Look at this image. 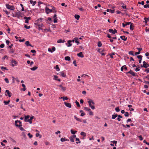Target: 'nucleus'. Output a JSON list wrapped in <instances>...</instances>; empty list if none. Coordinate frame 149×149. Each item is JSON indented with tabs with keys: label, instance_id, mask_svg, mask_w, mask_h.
I'll list each match as a JSON object with an SVG mask.
<instances>
[{
	"label": "nucleus",
	"instance_id": "nucleus-1",
	"mask_svg": "<svg viewBox=\"0 0 149 149\" xmlns=\"http://www.w3.org/2000/svg\"><path fill=\"white\" fill-rule=\"evenodd\" d=\"M43 18H40L36 20L34 23L35 25L38 26H43V24L41 23V22Z\"/></svg>",
	"mask_w": 149,
	"mask_h": 149
},
{
	"label": "nucleus",
	"instance_id": "nucleus-2",
	"mask_svg": "<svg viewBox=\"0 0 149 149\" xmlns=\"http://www.w3.org/2000/svg\"><path fill=\"white\" fill-rule=\"evenodd\" d=\"M87 101L88 103L89 106L92 109H95V107L94 106L95 103L92 100L88 99Z\"/></svg>",
	"mask_w": 149,
	"mask_h": 149
},
{
	"label": "nucleus",
	"instance_id": "nucleus-3",
	"mask_svg": "<svg viewBox=\"0 0 149 149\" xmlns=\"http://www.w3.org/2000/svg\"><path fill=\"white\" fill-rule=\"evenodd\" d=\"M11 66L14 67L15 66H16L18 65V62L15 60L14 59L11 60Z\"/></svg>",
	"mask_w": 149,
	"mask_h": 149
},
{
	"label": "nucleus",
	"instance_id": "nucleus-4",
	"mask_svg": "<svg viewBox=\"0 0 149 149\" xmlns=\"http://www.w3.org/2000/svg\"><path fill=\"white\" fill-rule=\"evenodd\" d=\"M6 6L7 9L11 10H13L15 9V8L14 6H10L8 4H6Z\"/></svg>",
	"mask_w": 149,
	"mask_h": 149
},
{
	"label": "nucleus",
	"instance_id": "nucleus-5",
	"mask_svg": "<svg viewBox=\"0 0 149 149\" xmlns=\"http://www.w3.org/2000/svg\"><path fill=\"white\" fill-rule=\"evenodd\" d=\"M143 65H141V67H144L145 68H147L148 67H149V65L146 63L145 61H144L143 62Z\"/></svg>",
	"mask_w": 149,
	"mask_h": 149
},
{
	"label": "nucleus",
	"instance_id": "nucleus-6",
	"mask_svg": "<svg viewBox=\"0 0 149 149\" xmlns=\"http://www.w3.org/2000/svg\"><path fill=\"white\" fill-rule=\"evenodd\" d=\"M45 10L46 13L47 14L51 13L52 11V10L49 9L47 7H46L45 8Z\"/></svg>",
	"mask_w": 149,
	"mask_h": 149
},
{
	"label": "nucleus",
	"instance_id": "nucleus-7",
	"mask_svg": "<svg viewBox=\"0 0 149 149\" xmlns=\"http://www.w3.org/2000/svg\"><path fill=\"white\" fill-rule=\"evenodd\" d=\"M109 31L110 33H111L112 34H115L117 33V31L116 29L113 30V29H109Z\"/></svg>",
	"mask_w": 149,
	"mask_h": 149
},
{
	"label": "nucleus",
	"instance_id": "nucleus-8",
	"mask_svg": "<svg viewBox=\"0 0 149 149\" xmlns=\"http://www.w3.org/2000/svg\"><path fill=\"white\" fill-rule=\"evenodd\" d=\"M15 125L17 127V125H22V122L20 120H16L15 121Z\"/></svg>",
	"mask_w": 149,
	"mask_h": 149
},
{
	"label": "nucleus",
	"instance_id": "nucleus-9",
	"mask_svg": "<svg viewBox=\"0 0 149 149\" xmlns=\"http://www.w3.org/2000/svg\"><path fill=\"white\" fill-rule=\"evenodd\" d=\"M64 104L68 108H71V105L70 103L65 102Z\"/></svg>",
	"mask_w": 149,
	"mask_h": 149
},
{
	"label": "nucleus",
	"instance_id": "nucleus-10",
	"mask_svg": "<svg viewBox=\"0 0 149 149\" xmlns=\"http://www.w3.org/2000/svg\"><path fill=\"white\" fill-rule=\"evenodd\" d=\"M6 93H7V94H5V95L6 96H7L8 95V96L10 97L11 96V95H10V92H9V91L7 90H6Z\"/></svg>",
	"mask_w": 149,
	"mask_h": 149
},
{
	"label": "nucleus",
	"instance_id": "nucleus-11",
	"mask_svg": "<svg viewBox=\"0 0 149 149\" xmlns=\"http://www.w3.org/2000/svg\"><path fill=\"white\" fill-rule=\"evenodd\" d=\"M60 140L61 141L63 142L65 141H69V140L68 139H66L65 138H62Z\"/></svg>",
	"mask_w": 149,
	"mask_h": 149
},
{
	"label": "nucleus",
	"instance_id": "nucleus-12",
	"mask_svg": "<svg viewBox=\"0 0 149 149\" xmlns=\"http://www.w3.org/2000/svg\"><path fill=\"white\" fill-rule=\"evenodd\" d=\"M131 24V22H126L125 23H123L122 25L123 27H125L126 26L129 25Z\"/></svg>",
	"mask_w": 149,
	"mask_h": 149
},
{
	"label": "nucleus",
	"instance_id": "nucleus-13",
	"mask_svg": "<svg viewBox=\"0 0 149 149\" xmlns=\"http://www.w3.org/2000/svg\"><path fill=\"white\" fill-rule=\"evenodd\" d=\"M60 75L63 77H66V75L63 71L60 72Z\"/></svg>",
	"mask_w": 149,
	"mask_h": 149
},
{
	"label": "nucleus",
	"instance_id": "nucleus-14",
	"mask_svg": "<svg viewBox=\"0 0 149 149\" xmlns=\"http://www.w3.org/2000/svg\"><path fill=\"white\" fill-rule=\"evenodd\" d=\"M77 55L79 57L81 58H83L84 57V55L81 52L77 54Z\"/></svg>",
	"mask_w": 149,
	"mask_h": 149
},
{
	"label": "nucleus",
	"instance_id": "nucleus-15",
	"mask_svg": "<svg viewBox=\"0 0 149 149\" xmlns=\"http://www.w3.org/2000/svg\"><path fill=\"white\" fill-rule=\"evenodd\" d=\"M124 69L125 70H127V68L126 65H123L121 67L120 69L121 71H123Z\"/></svg>",
	"mask_w": 149,
	"mask_h": 149
},
{
	"label": "nucleus",
	"instance_id": "nucleus-16",
	"mask_svg": "<svg viewBox=\"0 0 149 149\" xmlns=\"http://www.w3.org/2000/svg\"><path fill=\"white\" fill-rule=\"evenodd\" d=\"M17 127H18L19 129L21 131L24 130V129L22 127V125H17Z\"/></svg>",
	"mask_w": 149,
	"mask_h": 149
},
{
	"label": "nucleus",
	"instance_id": "nucleus-17",
	"mask_svg": "<svg viewBox=\"0 0 149 149\" xmlns=\"http://www.w3.org/2000/svg\"><path fill=\"white\" fill-rule=\"evenodd\" d=\"M54 79L55 80H57L60 81H61V79H58V77L56 75H54Z\"/></svg>",
	"mask_w": 149,
	"mask_h": 149
},
{
	"label": "nucleus",
	"instance_id": "nucleus-18",
	"mask_svg": "<svg viewBox=\"0 0 149 149\" xmlns=\"http://www.w3.org/2000/svg\"><path fill=\"white\" fill-rule=\"evenodd\" d=\"M30 117V116L29 115H27L26 116H25L24 117V121L25 122H26L29 119V118Z\"/></svg>",
	"mask_w": 149,
	"mask_h": 149
},
{
	"label": "nucleus",
	"instance_id": "nucleus-19",
	"mask_svg": "<svg viewBox=\"0 0 149 149\" xmlns=\"http://www.w3.org/2000/svg\"><path fill=\"white\" fill-rule=\"evenodd\" d=\"M64 40H62L61 39H60L57 41V42L58 43H64L65 42Z\"/></svg>",
	"mask_w": 149,
	"mask_h": 149
},
{
	"label": "nucleus",
	"instance_id": "nucleus-20",
	"mask_svg": "<svg viewBox=\"0 0 149 149\" xmlns=\"http://www.w3.org/2000/svg\"><path fill=\"white\" fill-rule=\"evenodd\" d=\"M120 38L123 40L126 41L127 39V38L125 37V36H120Z\"/></svg>",
	"mask_w": 149,
	"mask_h": 149
},
{
	"label": "nucleus",
	"instance_id": "nucleus-21",
	"mask_svg": "<svg viewBox=\"0 0 149 149\" xmlns=\"http://www.w3.org/2000/svg\"><path fill=\"white\" fill-rule=\"evenodd\" d=\"M25 44L27 46H30L31 47H33V46L30 43V42L29 41H26L25 42Z\"/></svg>",
	"mask_w": 149,
	"mask_h": 149
},
{
	"label": "nucleus",
	"instance_id": "nucleus-22",
	"mask_svg": "<svg viewBox=\"0 0 149 149\" xmlns=\"http://www.w3.org/2000/svg\"><path fill=\"white\" fill-rule=\"evenodd\" d=\"M128 73H130V74H131V75H132L133 76H136V75H135L136 74L134 72H133L132 71L130 70L129 72H128Z\"/></svg>",
	"mask_w": 149,
	"mask_h": 149
},
{
	"label": "nucleus",
	"instance_id": "nucleus-23",
	"mask_svg": "<svg viewBox=\"0 0 149 149\" xmlns=\"http://www.w3.org/2000/svg\"><path fill=\"white\" fill-rule=\"evenodd\" d=\"M30 2L31 4H32V5L33 6H34L36 3V1H33L32 0H30Z\"/></svg>",
	"mask_w": 149,
	"mask_h": 149
},
{
	"label": "nucleus",
	"instance_id": "nucleus-24",
	"mask_svg": "<svg viewBox=\"0 0 149 149\" xmlns=\"http://www.w3.org/2000/svg\"><path fill=\"white\" fill-rule=\"evenodd\" d=\"M74 118L77 121L79 122H81L82 120L80 119L79 118H77L76 116H74Z\"/></svg>",
	"mask_w": 149,
	"mask_h": 149
},
{
	"label": "nucleus",
	"instance_id": "nucleus-25",
	"mask_svg": "<svg viewBox=\"0 0 149 149\" xmlns=\"http://www.w3.org/2000/svg\"><path fill=\"white\" fill-rule=\"evenodd\" d=\"M71 42V40H69L68 41V45H67V46L68 47H70L72 45V44L70 43V42Z\"/></svg>",
	"mask_w": 149,
	"mask_h": 149
},
{
	"label": "nucleus",
	"instance_id": "nucleus-26",
	"mask_svg": "<svg viewBox=\"0 0 149 149\" xmlns=\"http://www.w3.org/2000/svg\"><path fill=\"white\" fill-rule=\"evenodd\" d=\"M107 12H109L111 13H113L114 12V11L113 10L109 9H107Z\"/></svg>",
	"mask_w": 149,
	"mask_h": 149
},
{
	"label": "nucleus",
	"instance_id": "nucleus-27",
	"mask_svg": "<svg viewBox=\"0 0 149 149\" xmlns=\"http://www.w3.org/2000/svg\"><path fill=\"white\" fill-rule=\"evenodd\" d=\"M38 68V67L36 66H35L33 68H31L30 69L32 71H35Z\"/></svg>",
	"mask_w": 149,
	"mask_h": 149
},
{
	"label": "nucleus",
	"instance_id": "nucleus-28",
	"mask_svg": "<svg viewBox=\"0 0 149 149\" xmlns=\"http://www.w3.org/2000/svg\"><path fill=\"white\" fill-rule=\"evenodd\" d=\"M10 102V100H8V101H4L3 102V103L5 105H8V104Z\"/></svg>",
	"mask_w": 149,
	"mask_h": 149
},
{
	"label": "nucleus",
	"instance_id": "nucleus-29",
	"mask_svg": "<svg viewBox=\"0 0 149 149\" xmlns=\"http://www.w3.org/2000/svg\"><path fill=\"white\" fill-rule=\"evenodd\" d=\"M80 134L84 137H85L86 136V134L83 132H82L80 133Z\"/></svg>",
	"mask_w": 149,
	"mask_h": 149
},
{
	"label": "nucleus",
	"instance_id": "nucleus-30",
	"mask_svg": "<svg viewBox=\"0 0 149 149\" xmlns=\"http://www.w3.org/2000/svg\"><path fill=\"white\" fill-rule=\"evenodd\" d=\"M65 59L66 61H69L70 60V58L68 56H67L65 57Z\"/></svg>",
	"mask_w": 149,
	"mask_h": 149
},
{
	"label": "nucleus",
	"instance_id": "nucleus-31",
	"mask_svg": "<svg viewBox=\"0 0 149 149\" xmlns=\"http://www.w3.org/2000/svg\"><path fill=\"white\" fill-rule=\"evenodd\" d=\"M70 132L72 134L74 135L77 132V131H74L72 130L71 129L70 130Z\"/></svg>",
	"mask_w": 149,
	"mask_h": 149
},
{
	"label": "nucleus",
	"instance_id": "nucleus-32",
	"mask_svg": "<svg viewBox=\"0 0 149 149\" xmlns=\"http://www.w3.org/2000/svg\"><path fill=\"white\" fill-rule=\"evenodd\" d=\"M59 86L61 88V89L63 91H65V90H66L65 88V87L63 86L62 85H59Z\"/></svg>",
	"mask_w": 149,
	"mask_h": 149
},
{
	"label": "nucleus",
	"instance_id": "nucleus-33",
	"mask_svg": "<svg viewBox=\"0 0 149 149\" xmlns=\"http://www.w3.org/2000/svg\"><path fill=\"white\" fill-rule=\"evenodd\" d=\"M144 19L145 20L144 22L146 23H147L149 21V19L148 18H144Z\"/></svg>",
	"mask_w": 149,
	"mask_h": 149
},
{
	"label": "nucleus",
	"instance_id": "nucleus-34",
	"mask_svg": "<svg viewBox=\"0 0 149 149\" xmlns=\"http://www.w3.org/2000/svg\"><path fill=\"white\" fill-rule=\"evenodd\" d=\"M84 109L86 111H91V109L90 108H89L88 107H85L84 108Z\"/></svg>",
	"mask_w": 149,
	"mask_h": 149
},
{
	"label": "nucleus",
	"instance_id": "nucleus-35",
	"mask_svg": "<svg viewBox=\"0 0 149 149\" xmlns=\"http://www.w3.org/2000/svg\"><path fill=\"white\" fill-rule=\"evenodd\" d=\"M75 18L77 20H78L80 17V16L78 15H75L74 16Z\"/></svg>",
	"mask_w": 149,
	"mask_h": 149
},
{
	"label": "nucleus",
	"instance_id": "nucleus-36",
	"mask_svg": "<svg viewBox=\"0 0 149 149\" xmlns=\"http://www.w3.org/2000/svg\"><path fill=\"white\" fill-rule=\"evenodd\" d=\"M118 116V115L116 114L115 115H112V119H115L117 116Z\"/></svg>",
	"mask_w": 149,
	"mask_h": 149
},
{
	"label": "nucleus",
	"instance_id": "nucleus-37",
	"mask_svg": "<svg viewBox=\"0 0 149 149\" xmlns=\"http://www.w3.org/2000/svg\"><path fill=\"white\" fill-rule=\"evenodd\" d=\"M45 144L47 146H50L51 143L49 142L46 141L45 142Z\"/></svg>",
	"mask_w": 149,
	"mask_h": 149
},
{
	"label": "nucleus",
	"instance_id": "nucleus-38",
	"mask_svg": "<svg viewBox=\"0 0 149 149\" xmlns=\"http://www.w3.org/2000/svg\"><path fill=\"white\" fill-rule=\"evenodd\" d=\"M121 5H122L121 6V7L123 8V9H126V6L124 4V3H121Z\"/></svg>",
	"mask_w": 149,
	"mask_h": 149
},
{
	"label": "nucleus",
	"instance_id": "nucleus-39",
	"mask_svg": "<svg viewBox=\"0 0 149 149\" xmlns=\"http://www.w3.org/2000/svg\"><path fill=\"white\" fill-rule=\"evenodd\" d=\"M76 141H77L76 142V143L77 144H78V143H80V140H79V139L77 138H76Z\"/></svg>",
	"mask_w": 149,
	"mask_h": 149
},
{
	"label": "nucleus",
	"instance_id": "nucleus-40",
	"mask_svg": "<svg viewBox=\"0 0 149 149\" xmlns=\"http://www.w3.org/2000/svg\"><path fill=\"white\" fill-rule=\"evenodd\" d=\"M102 43L100 41H99L97 43V46L98 47H101L102 46Z\"/></svg>",
	"mask_w": 149,
	"mask_h": 149
},
{
	"label": "nucleus",
	"instance_id": "nucleus-41",
	"mask_svg": "<svg viewBox=\"0 0 149 149\" xmlns=\"http://www.w3.org/2000/svg\"><path fill=\"white\" fill-rule=\"evenodd\" d=\"M1 69L3 70L4 71V70H8V69H7L6 67H3V66H1Z\"/></svg>",
	"mask_w": 149,
	"mask_h": 149
},
{
	"label": "nucleus",
	"instance_id": "nucleus-42",
	"mask_svg": "<svg viewBox=\"0 0 149 149\" xmlns=\"http://www.w3.org/2000/svg\"><path fill=\"white\" fill-rule=\"evenodd\" d=\"M70 141L72 142H74V139L72 137L70 136L69 138Z\"/></svg>",
	"mask_w": 149,
	"mask_h": 149
},
{
	"label": "nucleus",
	"instance_id": "nucleus-43",
	"mask_svg": "<svg viewBox=\"0 0 149 149\" xmlns=\"http://www.w3.org/2000/svg\"><path fill=\"white\" fill-rule=\"evenodd\" d=\"M130 29L131 30H133V26L132 25V24L131 23L130 25Z\"/></svg>",
	"mask_w": 149,
	"mask_h": 149
},
{
	"label": "nucleus",
	"instance_id": "nucleus-44",
	"mask_svg": "<svg viewBox=\"0 0 149 149\" xmlns=\"http://www.w3.org/2000/svg\"><path fill=\"white\" fill-rule=\"evenodd\" d=\"M55 68L57 71H59L60 70V69L58 65H56Z\"/></svg>",
	"mask_w": 149,
	"mask_h": 149
},
{
	"label": "nucleus",
	"instance_id": "nucleus-45",
	"mask_svg": "<svg viewBox=\"0 0 149 149\" xmlns=\"http://www.w3.org/2000/svg\"><path fill=\"white\" fill-rule=\"evenodd\" d=\"M118 117L117 118V120L118 121H120V118H122V116H121L120 115H118Z\"/></svg>",
	"mask_w": 149,
	"mask_h": 149
},
{
	"label": "nucleus",
	"instance_id": "nucleus-46",
	"mask_svg": "<svg viewBox=\"0 0 149 149\" xmlns=\"http://www.w3.org/2000/svg\"><path fill=\"white\" fill-rule=\"evenodd\" d=\"M75 103H76V105H77V106L78 107H80V105L79 104V102H77V100L76 101Z\"/></svg>",
	"mask_w": 149,
	"mask_h": 149
},
{
	"label": "nucleus",
	"instance_id": "nucleus-47",
	"mask_svg": "<svg viewBox=\"0 0 149 149\" xmlns=\"http://www.w3.org/2000/svg\"><path fill=\"white\" fill-rule=\"evenodd\" d=\"M4 80L5 82L7 84H8L9 83V81L8 79L7 78H5L4 79Z\"/></svg>",
	"mask_w": 149,
	"mask_h": 149
},
{
	"label": "nucleus",
	"instance_id": "nucleus-48",
	"mask_svg": "<svg viewBox=\"0 0 149 149\" xmlns=\"http://www.w3.org/2000/svg\"><path fill=\"white\" fill-rule=\"evenodd\" d=\"M129 54L130 55H131L133 56H134L135 54H134V52L133 51H130L129 52Z\"/></svg>",
	"mask_w": 149,
	"mask_h": 149
},
{
	"label": "nucleus",
	"instance_id": "nucleus-49",
	"mask_svg": "<svg viewBox=\"0 0 149 149\" xmlns=\"http://www.w3.org/2000/svg\"><path fill=\"white\" fill-rule=\"evenodd\" d=\"M115 110L117 112H118L120 111L118 107H116L115 108Z\"/></svg>",
	"mask_w": 149,
	"mask_h": 149
},
{
	"label": "nucleus",
	"instance_id": "nucleus-50",
	"mask_svg": "<svg viewBox=\"0 0 149 149\" xmlns=\"http://www.w3.org/2000/svg\"><path fill=\"white\" fill-rule=\"evenodd\" d=\"M100 53L102 56H104L105 55V54L103 52V50H101Z\"/></svg>",
	"mask_w": 149,
	"mask_h": 149
},
{
	"label": "nucleus",
	"instance_id": "nucleus-51",
	"mask_svg": "<svg viewBox=\"0 0 149 149\" xmlns=\"http://www.w3.org/2000/svg\"><path fill=\"white\" fill-rule=\"evenodd\" d=\"M3 11H4L6 14L7 15H9L10 14V13L8 12L7 10H3Z\"/></svg>",
	"mask_w": 149,
	"mask_h": 149
},
{
	"label": "nucleus",
	"instance_id": "nucleus-52",
	"mask_svg": "<svg viewBox=\"0 0 149 149\" xmlns=\"http://www.w3.org/2000/svg\"><path fill=\"white\" fill-rule=\"evenodd\" d=\"M124 115L126 117H128L129 115L128 113L127 112H125Z\"/></svg>",
	"mask_w": 149,
	"mask_h": 149
},
{
	"label": "nucleus",
	"instance_id": "nucleus-53",
	"mask_svg": "<svg viewBox=\"0 0 149 149\" xmlns=\"http://www.w3.org/2000/svg\"><path fill=\"white\" fill-rule=\"evenodd\" d=\"M28 136L30 138H31L33 137V135L31 134L30 133L28 134Z\"/></svg>",
	"mask_w": 149,
	"mask_h": 149
},
{
	"label": "nucleus",
	"instance_id": "nucleus-54",
	"mask_svg": "<svg viewBox=\"0 0 149 149\" xmlns=\"http://www.w3.org/2000/svg\"><path fill=\"white\" fill-rule=\"evenodd\" d=\"M138 137L140 140L142 141L143 139V138L141 135H140L138 136Z\"/></svg>",
	"mask_w": 149,
	"mask_h": 149
},
{
	"label": "nucleus",
	"instance_id": "nucleus-55",
	"mask_svg": "<svg viewBox=\"0 0 149 149\" xmlns=\"http://www.w3.org/2000/svg\"><path fill=\"white\" fill-rule=\"evenodd\" d=\"M24 19H28V20H30V19H31V18L30 17H24Z\"/></svg>",
	"mask_w": 149,
	"mask_h": 149
},
{
	"label": "nucleus",
	"instance_id": "nucleus-56",
	"mask_svg": "<svg viewBox=\"0 0 149 149\" xmlns=\"http://www.w3.org/2000/svg\"><path fill=\"white\" fill-rule=\"evenodd\" d=\"M61 99H62L63 100H67L68 99V98L67 97H61L60 98Z\"/></svg>",
	"mask_w": 149,
	"mask_h": 149
},
{
	"label": "nucleus",
	"instance_id": "nucleus-57",
	"mask_svg": "<svg viewBox=\"0 0 149 149\" xmlns=\"http://www.w3.org/2000/svg\"><path fill=\"white\" fill-rule=\"evenodd\" d=\"M74 39L75 40V42L76 43H77V44L79 43V42L78 41V40H78V39L77 38H74Z\"/></svg>",
	"mask_w": 149,
	"mask_h": 149
},
{
	"label": "nucleus",
	"instance_id": "nucleus-58",
	"mask_svg": "<svg viewBox=\"0 0 149 149\" xmlns=\"http://www.w3.org/2000/svg\"><path fill=\"white\" fill-rule=\"evenodd\" d=\"M137 57L139 59H142V56L141 55H138L137 56Z\"/></svg>",
	"mask_w": 149,
	"mask_h": 149
},
{
	"label": "nucleus",
	"instance_id": "nucleus-59",
	"mask_svg": "<svg viewBox=\"0 0 149 149\" xmlns=\"http://www.w3.org/2000/svg\"><path fill=\"white\" fill-rule=\"evenodd\" d=\"M24 27L26 29H29L30 28V26H28L26 25H25Z\"/></svg>",
	"mask_w": 149,
	"mask_h": 149
},
{
	"label": "nucleus",
	"instance_id": "nucleus-60",
	"mask_svg": "<svg viewBox=\"0 0 149 149\" xmlns=\"http://www.w3.org/2000/svg\"><path fill=\"white\" fill-rule=\"evenodd\" d=\"M143 7L144 8H149V4L145 5Z\"/></svg>",
	"mask_w": 149,
	"mask_h": 149
},
{
	"label": "nucleus",
	"instance_id": "nucleus-61",
	"mask_svg": "<svg viewBox=\"0 0 149 149\" xmlns=\"http://www.w3.org/2000/svg\"><path fill=\"white\" fill-rule=\"evenodd\" d=\"M8 58L7 56L5 55L3 58L2 59L3 60H4L5 59H7Z\"/></svg>",
	"mask_w": 149,
	"mask_h": 149
},
{
	"label": "nucleus",
	"instance_id": "nucleus-62",
	"mask_svg": "<svg viewBox=\"0 0 149 149\" xmlns=\"http://www.w3.org/2000/svg\"><path fill=\"white\" fill-rule=\"evenodd\" d=\"M26 122H29L31 124L32 123V120H30V119H28L27 121Z\"/></svg>",
	"mask_w": 149,
	"mask_h": 149
},
{
	"label": "nucleus",
	"instance_id": "nucleus-63",
	"mask_svg": "<svg viewBox=\"0 0 149 149\" xmlns=\"http://www.w3.org/2000/svg\"><path fill=\"white\" fill-rule=\"evenodd\" d=\"M111 142H112L113 144H115V146H116V144L117 143V141H111Z\"/></svg>",
	"mask_w": 149,
	"mask_h": 149
},
{
	"label": "nucleus",
	"instance_id": "nucleus-64",
	"mask_svg": "<svg viewBox=\"0 0 149 149\" xmlns=\"http://www.w3.org/2000/svg\"><path fill=\"white\" fill-rule=\"evenodd\" d=\"M4 47V45L3 44H1L0 45V47L1 48H3Z\"/></svg>",
	"mask_w": 149,
	"mask_h": 149
}]
</instances>
